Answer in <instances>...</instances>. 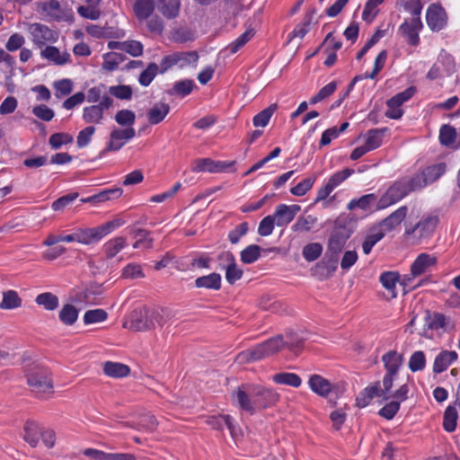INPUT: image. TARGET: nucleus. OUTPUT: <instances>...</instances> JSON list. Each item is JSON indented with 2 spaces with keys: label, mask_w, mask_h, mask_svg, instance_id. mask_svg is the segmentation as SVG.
Instances as JSON below:
<instances>
[{
  "label": "nucleus",
  "mask_w": 460,
  "mask_h": 460,
  "mask_svg": "<svg viewBox=\"0 0 460 460\" xmlns=\"http://www.w3.org/2000/svg\"><path fill=\"white\" fill-rule=\"evenodd\" d=\"M231 398L241 411L252 415L257 410H265L277 405L280 400V394L272 388L245 383L233 390Z\"/></svg>",
  "instance_id": "nucleus-1"
},
{
  "label": "nucleus",
  "mask_w": 460,
  "mask_h": 460,
  "mask_svg": "<svg viewBox=\"0 0 460 460\" xmlns=\"http://www.w3.org/2000/svg\"><path fill=\"white\" fill-rule=\"evenodd\" d=\"M23 372L30 390L36 394H53L54 382L51 372L36 361L24 360Z\"/></svg>",
  "instance_id": "nucleus-2"
},
{
  "label": "nucleus",
  "mask_w": 460,
  "mask_h": 460,
  "mask_svg": "<svg viewBox=\"0 0 460 460\" xmlns=\"http://www.w3.org/2000/svg\"><path fill=\"white\" fill-rule=\"evenodd\" d=\"M285 347L286 342L284 337L279 334L249 349L238 353L235 357V362L243 365L259 361L277 354Z\"/></svg>",
  "instance_id": "nucleus-3"
},
{
  "label": "nucleus",
  "mask_w": 460,
  "mask_h": 460,
  "mask_svg": "<svg viewBox=\"0 0 460 460\" xmlns=\"http://www.w3.org/2000/svg\"><path fill=\"white\" fill-rule=\"evenodd\" d=\"M159 314L156 310L149 311L146 307L136 308L129 314L128 321L123 323V327L133 332H146L155 327L154 320Z\"/></svg>",
  "instance_id": "nucleus-4"
},
{
  "label": "nucleus",
  "mask_w": 460,
  "mask_h": 460,
  "mask_svg": "<svg viewBox=\"0 0 460 460\" xmlns=\"http://www.w3.org/2000/svg\"><path fill=\"white\" fill-rule=\"evenodd\" d=\"M349 235V230L343 226H336L331 234L327 253L330 254V261L333 264V270L337 268L336 264L339 260V254L342 251Z\"/></svg>",
  "instance_id": "nucleus-5"
},
{
  "label": "nucleus",
  "mask_w": 460,
  "mask_h": 460,
  "mask_svg": "<svg viewBox=\"0 0 460 460\" xmlns=\"http://www.w3.org/2000/svg\"><path fill=\"white\" fill-rule=\"evenodd\" d=\"M411 191V188L403 179L395 181L377 202V208L383 209L399 201Z\"/></svg>",
  "instance_id": "nucleus-6"
},
{
  "label": "nucleus",
  "mask_w": 460,
  "mask_h": 460,
  "mask_svg": "<svg viewBox=\"0 0 460 460\" xmlns=\"http://www.w3.org/2000/svg\"><path fill=\"white\" fill-rule=\"evenodd\" d=\"M136 136L135 128H124L114 127L110 133V139L104 152L119 150L128 141Z\"/></svg>",
  "instance_id": "nucleus-7"
},
{
  "label": "nucleus",
  "mask_w": 460,
  "mask_h": 460,
  "mask_svg": "<svg viewBox=\"0 0 460 460\" xmlns=\"http://www.w3.org/2000/svg\"><path fill=\"white\" fill-rule=\"evenodd\" d=\"M199 54L197 51L175 52L164 58L162 61L163 72L172 67L179 66L184 67L195 65L198 62Z\"/></svg>",
  "instance_id": "nucleus-8"
},
{
  "label": "nucleus",
  "mask_w": 460,
  "mask_h": 460,
  "mask_svg": "<svg viewBox=\"0 0 460 460\" xmlns=\"http://www.w3.org/2000/svg\"><path fill=\"white\" fill-rule=\"evenodd\" d=\"M31 40L39 48H41L48 42H56L58 34L48 26L41 23H31L28 27Z\"/></svg>",
  "instance_id": "nucleus-9"
},
{
  "label": "nucleus",
  "mask_w": 460,
  "mask_h": 460,
  "mask_svg": "<svg viewBox=\"0 0 460 460\" xmlns=\"http://www.w3.org/2000/svg\"><path fill=\"white\" fill-rule=\"evenodd\" d=\"M308 385L315 394L323 398L328 397L333 392L338 394L340 391L337 384H332L327 378L317 374L309 377Z\"/></svg>",
  "instance_id": "nucleus-10"
},
{
  "label": "nucleus",
  "mask_w": 460,
  "mask_h": 460,
  "mask_svg": "<svg viewBox=\"0 0 460 460\" xmlns=\"http://www.w3.org/2000/svg\"><path fill=\"white\" fill-rule=\"evenodd\" d=\"M437 262V258L435 256L429 255L428 253L420 254L416 260L413 261L411 267V275L405 276L402 284L406 286V281H410L411 279L420 276L425 273L426 270L435 265Z\"/></svg>",
  "instance_id": "nucleus-11"
},
{
  "label": "nucleus",
  "mask_w": 460,
  "mask_h": 460,
  "mask_svg": "<svg viewBox=\"0 0 460 460\" xmlns=\"http://www.w3.org/2000/svg\"><path fill=\"white\" fill-rule=\"evenodd\" d=\"M447 13L440 4H432L426 13L428 26L434 31H440L447 23Z\"/></svg>",
  "instance_id": "nucleus-12"
},
{
  "label": "nucleus",
  "mask_w": 460,
  "mask_h": 460,
  "mask_svg": "<svg viewBox=\"0 0 460 460\" xmlns=\"http://www.w3.org/2000/svg\"><path fill=\"white\" fill-rule=\"evenodd\" d=\"M206 422L216 430H222L224 426H226L231 437L234 440H238L239 438L243 437L242 430L234 425L233 419L230 415L212 416L209 417Z\"/></svg>",
  "instance_id": "nucleus-13"
},
{
  "label": "nucleus",
  "mask_w": 460,
  "mask_h": 460,
  "mask_svg": "<svg viewBox=\"0 0 460 460\" xmlns=\"http://www.w3.org/2000/svg\"><path fill=\"white\" fill-rule=\"evenodd\" d=\"M438 222L437 217H427L417 223L413 227L406 229L405 234L413 235L418 240L429 236L436 228Z\"/></svg>",
  "instance_id": "nucleus-14"
},
{
  "label": "nucleus",
  "mask_w": 460,
  "mask_h": 460,
  "mask_svg": "<svg viewBox=\"0 0 460 460\" xmlns=\"http://www.w3.org/2000/svg\"><path fill=\"white\" fill-rule=\"evenodd\" d=\"M300 209L301 208L298 205L288 206L286 204H281L277 207L272 217L278 226H285L295 218Z\"/></svg>",
  "instance_id": "nucleus-15"
},
{
  "label": "nucleus",
  "mask_w": 460,
  "mask_h": 460,
  "mask_svg": "<svg viewBox=\"0 0 460 460\" xmlns=\"http://www.w3.org/2000/svg\"><path fill=\"white\" fill-rule=\"evenodd\" d=\"M102 372L110 378L121 379L128 376L131 369L124 363L108 360L102 364Z\"/></svg>",
  "instance_id": "nucleus-16"
},
{
  "label": "nucleus",
  "mask_w": 460,
  "mask_h": 460,
  "mask_svg": "<svg viewBox=\"0 0 460 460\" xmlns=\"http://www.w3.org/2000/svg\"><path fill=\"white\" fill-rule=\"evenodd\" d=\"M408 208L402 206L383 219L379 224V229L384 231L385 234L396 228L406 217Z\"/></svg>",
  "instance_id": "nucleus-17"
},
{
  "label": "nucleus",
  "mask_w": 460,
  "mask_h": 460,
  "mask_svg": "<svg viewBox=\"0 0 460 460\" xmlns=\"http://www.w3.org/2000/svg\"><path fill=\"white\" fill-rule=\"evenodd\" d=\"M425 322L426 325L430 330L443 329L444 331H447L453 329L455 325L449 317L439 313L430 314L429 312H427Z\"/></svg>",
  "instance_id": "nucleus-18"
},
{
  "label": "nucleus",
  "mask_w": 460,
  "mask_h": 460,
  "mask_svg": "<svg viewBox=\"0 0 460 460\" xmlns=\"http://www.w3.org/2000/svg\"><path fill=\"white\" fill-rule=\"evenodd\" d=\"M382 361L387 374L397 375L403 362V355L398 353L396 350H390L383 355Z\"/></svg>",
  "instance_id": "nucleus-19"
},
{
  "label": "nucleus",
  "mask_w": 460,
  "mask_h": 460,
  "mask_svg": "<svg viewBox=\"0 0 460 460\" xmlns=\"http://www.w3.org/2000/svg\"><path fill=\"white\" fill-rule=\"evenodd\" d=\"M42 427L34 420H27L23 427V439L32 447H36L39 444Z\"/></svg>",
  "instance_id": "nucleus-20"
},
{
  "label": "nucleus",
  "mask_w": 460,
  "mask_h": 460,
  "mask_svg": "<svg viewBox=\"0 0 460 460\" xmlns=\"http://www.w3.org/2000/svg\"><path fill=\"white\" fill-rule=\"evenodd\" d=\"M457 359V353L454 350H443L436 358L433 363V372L439 374L444 372L454 361Z\"/></svg>",
  "instance_id": "nucleus-21"
},
{
  "label": "nucleus",
  "mask_w": 460,
  "mask_h": 460,
  "mask_svg": "<svg viewBox=\"0 0 460 460\" xmlns=\"http://www.w3.org/2000/svg\"><path fill=\"white\" fill-rule=\"evenodd\" d=\"M220 257L228 262L226 270V279L229 284H234L242 278L243 270L237 267L235 259L230 252L222 253Z\"/></svg>",
  "instance_id": "nucleus-22"
},
{
  "label": "nucleus",
  "mask_w": 460,
  "mask_h": 460,
  "mask_svg": "<svg viewBox=\"0 0 460 460\" xmlns=\"http://www.w3.org/2000/svg\"><path fill=\"white\" fill-rule=\"evenodd\" d=\"M221 275L216 272L208 275L199 277L195 279V287L197 288H206L212 290H219L221 288Z\"/></svg>",
  "instance_id": "nucleus-23"
},
{
  "label": "nucleus",
  "mask_w": 460,
  "mask_h": 460,
  "mask_svg": "<svg viewBox=\"0 0 460 460\" xmlns=\"http://www.w3.org/2000/svg\"><path fill=\"white\" fill-rule=\"evenodd\" d=\"M400 275L396 271H385L380 276V282L382 286L389 293L387 299L395 298L396 294V284L399 282Z\"/></svg>",
  "instance_id": "nucleus-24"
},
{
  "label": "nucleus",
  "mask_w": 460,
  "mask_h": 460,
  "mask_svg": "<svg viewBox=\"0 0 460 460\" xmlns=\"http://www.w3.org/2000/svg\"><path fill=\"white\" fill-rule=\"evenodd\" d=\"M155 10V0H137L133 11L139 21L147 20Z\"/></svg>",
  "instance_id": "nucleus-25"
},
{
  "label": "nucleus",
  "mask_w": 460,
  "mask_h": 460,
  "mask_svg": "<svg viewBox=\"0 0 460 460\" xmlns=\"http://www.w3.org/2000/svg\"><path fill=\"white\" fill-rule=\"evenodd\" d=\"M170 111V106L164 102L155 103L147 112L150 124L155 125L162 122Z\"/></svg>",
  "instance_id": "nucleus-26"
},
{
  "label": "nucleus",
  "mask_w": 460,
  "mask_h": 460,
  "mask_svg": "<svg viewBox=\"0 0 460 460\" xmlns=\"http://www.w3.org/2000/svg\"><path fill=\"white\" fill-rule=\"evenodd\" d=\"M40 55L42 58L55 63L58 66L67 63L70 57L68 53H60L58 49L53 46L46 47L41 50Z\"/></svg>",
  "instance_id": "nucleus-27"
},
{
  "label": "nucleus",
  "mask_w": 460,
  "mask_h": 460,
  "mask_svg": "<svg viewBox=\"0 0 460 460\" xmlns=\"http://www.w3.org/2000/svg\"><path fill=\"white\" fill-rule=\"evenodd\" d=\"M2 301L0 302V309L13 310L22 306V300L15 290L4 291Z\"/></svg>",
  "instance_id": "nucleus-28"
},
{
  "label": "nucleus",
  "mask_w": 460,
  "mask_h": 460,
  "mask_svg": "<svg viewBox=\"0 0 460 460\" xmlns=\"http://www.w3.org/2000/svg\"><path fill=\"white\" fill-rule=\"evenodd\" d=\"M35 303L47 311H54L59 305V299L51 292H44L36 296Z\"/></svg>",
  "instance_id": "nucleus-29"
},
{
  "label": "nucleus",
  "mask_w": 460,
  "mask_h": 460,
  "mask_svg": "<svg viewBox=\"0 0 460 460\" xmlns=\"http://www.w3.org/2000/svg\"><path fill=\"white\" fill-rule=\"evenodd\" d=\"M159 10L167 19H173L179 14L180 0H158Z\"/></svg>",
  "instance_id": "nucleus-30"
},
{
  "label": "nucleus",
  "mask_w": 460,
  "mask_h": 460,
  "mask_svg": "<svg viewBox=\"0 0 460 460\" xmlns=\"http://www.w3.org/2000/svg\"><path fill=\"white\" fill-rule=\"evenodd\" d=\"M194 82L190 79H185L176 82L171 89L166 91L167 94L173 96L184 97L191 93L194 88Z\"/></svg>",
  "instance_id": "nucleus-31"
},
{
  "label": "nucleus",
  "mask_w": 460,
  "mask_h": 460,
  "mask_svg": "<svg viewBox=\"0 0 460 460\" xmlns=\"http://www.w3.org/2000/svg\"><path fill=\"white\" fill-rule=\"evenodd\" d=\"M78 310L71 304H66L62 306L58 313L59 320L65 325H73L78 318Z\"/></svg>",
  "instance_id": "nucleus-32"
},
{
  "label": "nucleus",
  "mask_w": 460,
  "mask_h": 460,
  "mask_svg": "<svg viewBox=\"0 0 460 460\" xmlns=\"http://www.w3.org/2000/svg\"><path fill=\"white\" fill-rule=\"evenodd\" d=\"M386 130L387 128H374L367 131L365 146L368 151L375 150L381 146L382 137Z\"/></svg>",
  "instance_id": "nucleus-33"
},
{
  "label": "nucleus",
  "mask_w": 460,
  "mask_h": 460,
  "mask_svg": "<svg viewBox=\"0 0 460 460\" xmlns=\"http://www.w3.org/2000/svg\"><path fill=\"white\" fill-rule=\"evenodd\" d=\"M394 376L395 375H390L386 373L383 378L382 386L379 381H376L373 384V386H376L378 389V391H376L378 397L383 398L384 401H387L389 398H391V389L394 385Z\"/></svg>",
  "instance_id": "nucleus-34"
},
{
  "label": "nucleus",
  "mask_w": 460,
  "mask_h": 460,
  "mask_svg": "<svg viewBox=\"0 0 460 460\" xmlns=\"http://www.w3.org/2000/svg\"><path fill=\"white\" fill-rule=\"evenodd\" d=\"M126 238L123 236H119L108 241L104 244L106 257L108 259L115 257L126 246Z\"/></svg>",
  "instance_id": "nucleus-35"
},
{
  "label": "nucleus",
  "mask_w": 460,
  "mask_h": 460,
  "mask_svg": "<svg viewBox=\"0 0 460 460\" xmlns=\"http://www.w3.org/2000/svg\"><path fill=\"white\" fill-rule=\"evenodd\" d=\"M272 380L276 384L287 385L292 387H299L302 384L301 378L295 373H278L272 376Z\"/></svg>",
  "instance_id": "nucleus-36"
},
{
  "label": "nucleus",
  "mask_w": 460,
  "mask_h": 460,
  "mask_svg": "<svg viewBox=\"0 0 460 460\" xmlns=\"http://www.w3.org/2000/svg\"><path fill=\"white\" fill-rule=\"evenodd\" d=\"M132 235L137 240L133 244L134 249L144 246L146 249H151L153 246V239L149 236L150 233L143 228H137L132 230Z\"/></svg>",
  "instance_id": "nucleus-37"
},
{
  "label": "nucleus",
  "mask_w": 460,
  "mask_h": 460,
  "mask_svg": "<svg viewBox=\"0 0 460 460\" xmlns=\"http://www.w3.org/2000/svg\"><path fill=\"white\" fill-rule=\"evenodd\" d=\"M456 130L450 125H443L439 131V140L443 146L456 147Z\"/></svg>",
  "instance_id": "nucleus-38"
},
{
  "label": "nucleus",
  "mask_w": 460,
  "mask_h": 460,
  "mask_svg": "<svg viewBox=\"0 0 460 460\" xmlns=\"http://www.w3.org/2000/svg\"><path fill=\"white\" fill-rule=\"evenodd\" d=\"M278 110V104L272 103L268 108L262 110L256 114L252 119V123L255 127H266L273 115Z\"/></svg>",
  "instance_id": "nucleus-39"
},
{
  "label": "nucleus",
  "mask_w": 460,
  "mask_h": 460,
  "mask_svg": "<svg viewBox=\"0 0 460 460\" xmlns=\"http://www.w3.org/2000/svg\"><path fill=\"white\" fill-rule=\"evenodd\" d=\"M114 119L124 128H134L136 115L130 110H120L116 113Z\"/></svg>",
  "instance_id": "nucleus-40"
},
{
  "label": "nucleus",
  "mask_w": 460,
  "mask_h": 460,
  "mask_svg": "<svg viewBox=\"0 0 460 460\" xmlns=\"http://www.w3.org/2000/svg\"><path fill=\"white\" fill-rule=\"evenodd\" d=\"M83 119L86 123L100 124L103 119V111L97 105L85 107L83 110Z\"/></svg>",
  "instance_id": "nucleus-41"
},
{
  "label": "nucleus",
  "mask_w": 460,
  "mask_h": 460,
  "mask_svg": "<svg viewBox=\"0 0 460 460\" xmlns=\"http://www.w3.org/2000/svg\"><path fill=\"white\" fill-rule=\"evenodd\" d=\"M378 389L376 386H373V385L366 387L356 399V405L358 408H364L367 406L374 397H378L377 392Z\"/></svg>",
  "instance_id": "nucleus-42"
},
{
  "label": "nucleus",
  "mask_w": 460,
  "mask_h": 460,
  "mask_svg": "<svg viewBox=\"0 0 460 460\" xmlns=\"http://www.w3.org/2000/svg\"><path fill=\"white\" fill-rule=\"evenodd\" d=\"M122 190L119 188L110 189L100 192L97 195L92 196L88 199H82V202H103L112 198H119L122 194Z\"/></svg>",
  "instance_id": "nucleus-43"
},
{
  "label": "nucleus",
  "mask_w": 460,
  "mask_h": 460,
  "mask_svg": "<svg viewBox=\"0 0 460 460\" xmlns=\"http://www.w3.org/2000/svg\"><path fill=\"white\" fill-rule=\"evenodd\" d=\"M108 318V314L103 309H92L85 312L84 314V323L93 324L106 321Z\"/></svg>",
  "instance_id": "nucleus-44"
},
{
  "label": "nucleus",
  "mask_w": 460,
  "mask_h": 460,
  "mask_svg": "<svg viewBox=\"0 0 460 460\" xmlns=\"http://www.w3.org/2000/svg\"><path fill=\"white\" fill-rule=\"evenodd\" d=\"M385 236L384 231L378 229H372V232L366 237L362 244V249L365 254H368L373 246Z\"/></svg>",
  "instance_id": "nucleus-45"
},
{
  "label": "nucleus",
  "mask_w": 460,
  "mask_h": 460,
  "mask_svg": "<svg viewBox=\"0 0 460 460\" xmlns=\"http://www.w3.org/2000/svg\"><path fill=\"white\" fill-rule=\"evenodd\" d=\"M76 242L83 244H90L93 242L99 241L95 228L77 229L75 231Z\"/></svg>",
  "instance_id": "nucleus-46"
},
{
  "label": "nucleus",
  "mask_w": 460,
  "mask_h": 460,
  "mask_svg": "<svg viewBox=\"0 0 460 460\" xmlns=\"http://www.w3.org/2000/svg\"><path fill=\"white\" fill-rule=\"evenodd\" d=\"M260 255L261 247L256 244H252L241 252V261L245 264H251L257 261Z\"/></svg>",
  "instance_id": "nucleus-47"
},
{
  "label": "nucleus",
  "mask_w": 460,
  "mask_h": 460,
  "mask_svg": "<svg viewBox=\"0 0 460 460\" xmlns=\"http://www.w3.org/2000/svg\"><path fill=\"white\" fill-rule=\"evenodd\" d=\"M409 368L411 372L424 369L426 366V356L423 351L418 350L412 353L409 359Z\"/></svg>",
  "instance_id": "nucleus-48"
},
{
  "label": "nucleus",
  "mask_w": 460,
  "mask_h": 460,
  "mask_svg": "<svg viewBox=\"0 0 460 460\" xmlns=\"http://www.w3.org/2000/svg\"><path fill=\"white\" fill-rule=\"evenodd\" d=\"M316 223V218L311 215L307 217H299L292 226L294 232H308Z\"/></svg>",
  "instance_id": "nucleus-49"
},
{
  "label": "nucleus",
  "mask_w": 460,
  "mask_h": 460,
  "mask_svg": "<svg viewBox=\"0 0 460 460\" xmlns=\"http://www.w3.org/2000/svg\"><path fill=\"white\" fill-rule=\"evenodd\" d=\"M376 199V197L375 194H367L362 197H360L358 199H352L349 205L348 208L352 210L357 208L367 210L369 208L370 205L375 202Z\"/></svg>",
  "instance_id": "nucleus-50"
},
{
  "label": "nucleus",
  "mask_w": 460,
  "mask_h": 460,
  "mask_svg": "<svg viewBox=\"0 0 460 460\" xmlns=\"http://www.w3.org/2000/svg\"><path fill=\"white\" fill-rule=\"evenodd\" d=\"M159 71V66L155 63H150L147 67L140 74L138 82L143 86L151 84L155 76Z\"/></svg>",
  "instance_id": "nucleus-51"
},
{
  "label": "nucleus",
  "mask_w": 460,
  "mask_h": 460,
  "mask_svg": "<svg viewBox=\"0 0 460 460\" xmlns=\"http://www.w3.org/2000/svg\"><path fill=\"white\" fill-rule=\"evenodd\" d=\"M323 246L318 243L306 244L303 249V256L307 261H314L320 257Z\"/></svg>",
  "instance_id": "nucleus-52"
},
{
  "label": "nucleus",
  "mask_w": 460,
  "mask_h": 460,
  "mask_svg": "<svg viewBox=\"0 0 460 460\" xmlns=\"http://www.w3.org/2000/svg\"><path fill=\"white\" fill-rule=\"evenodd\" d=\"M457 412L455 407L448 406L444 413V429L447 431L452 432L456 427Z\"/></svg>",
  "instance_id": "nucleus-53"
},
{
  "label": "nucleus",
  "mask_w": 460,
  "mask_h": 460,
  "mask_svg": "<svg viewBox=\"0 0 460 460\" xmlns=\"http://www.w3.org/2000/svg\"><path fill=\"white\" fill-rule=\"evenodd\" d=\"M384 1L385 0H367L362 13L363 19L367 22H372L378 13L376 7Z\"/></svg>",
  "instance_id": "nucleus-54"
},
{
  "label": "nucleus",
  "mask_w": 460,
  "mask_h": 460,
  "mask_svg": "<svg viewBox=\"0 0 460 460\" xmlns=\"http://www.w3.org/2000/svg\"><path fill=\"white\" fill-rule=\"evenodd\" d=\"M445 172L446 164L444 163H440L438 164L428 167L425 171H423V173L429 183L438 180Z\"/></svg>",
  "instance_id": "nucleus-55"
},
{
  "label": "nucleus",
  "mask_w": 460,
  "mask_h": 460,
  "mask_svg": "<svg viewBox=\"0 0 460 460\" xmlns=\"http://www.w3.org/2000/svg\"><path fill=\"white\" fill-rule=\"evenodd\" d=\"M41 8L54 20L60 19V4L58 0H47L41 3Z\"/></svg>",
  "instance_id": "nucleus-56"
},
{
  "label": "nucleus",
  "mask_w": 460,
  "mask_h": 460,
  "mask_svg": "<svg viewBox=\"0 0 460 460\" xmlns=\"http://www.w3.org/2000/svg\"><path fill=\"white\" fill-rule=\"evenodd\" d=\"M258 305L261 310L270 313H276L280 308V304L269 295L262 296L259 300Z\"/></svg>",
  "instance_id": "nucleus-57"
},
{
  "label": "nucleus",
  "mask_w": 460,
  "mask_h": 460,
  "mask_svg": "<svg viewBox=\"0 0 460 460\" xmlns=\"http://www.w3.org/2000/svg\"><path fill=\"white\" fill-rule=\"evenodd\" d=\"M192 171L195 172H214L215 169V161L209 158L198 159L194 161L192 164Z\"/></svg>",
  "instance_id": "nucleus-58"
},
{
  "label": "nucleus",
  "mask_w": 460,
  "mask_h": 460,
  "mask_svg": "<svg viewBox=\"0 0 460 460\" xmlns=\"http://www.w3.org/2000/svg\"><path fill=\"white\" fill-rule=\"evenodd\" d=\"M109 93L120 100H129L132 96V89L129 85L111 86Z\"/></svg>",
  "instance_id": "nucleus-59"
},
{
  "label": "nucleus",
  "mask_w": 460,
  "mask_h": 460,
  "mask_svg": "<svg viewBox=\"0 0 460 460\" xmlns=\"http://www.w3.org/2000/svg\"><path fill=\"white\" fill-rule=\"evenodd\" d=\"M415 93L416 88L414 86H411L404 90L403 92H401L394 95V97H392L390 99V103L401 107L405 102L410 100L414 95Z\"/></svg>",
  "instance_id": "nucleus-60"
},
{
  "label": "nucleus",
  "mask_w": 460,
  "mask_h": 460,
  "mask_svg": "<svg viewBox=\"0 0 460 460\" xmlns=\"http://www.w3.org/2000/svg\"><path fill=\"white\" fill-rule=\"evenodd\" d=\"M400 409L399 401H392L386 403L378 411V414L386 420H392Z\"/></svg>",
  "instance_id": "nucleus-61"
},
{
  "label": "nucleus",
  "mask_w": 460,
  "mask_h": 460,
  "mask_svg": "<svg viewBox=\"0 0 460 460\" xmlns=\"http://www.w3.org/2000/svg\"><path fill=\"white\" fill-rule=\"evenodd\" d=\"M253 35L254 32L252 30L246 31L244 33H243L231 45H229L231 53H236L253 37Z\"/></svg>",
  "instance_id": "nucleus-62"
},
{
  "label": "nucleus",
  "mask_w": 460,
  "mask_h": 460,
  "mask_svg": "<svg viewBox=\"0 0 460 460\" xmlns=\"http://www.w3.org/2000/svg\"><path fill=\"white\" fill-rule=\"evenodd\" d=\"M314 181L315 177L306 178L301 182H299L297 185L293 187L290 190V192L295 196H303L313 187Z\"/></svg>",
  "instance_id": "nucleus-63"
},
{
  "label": "nucleus",
  "mask_w": 460,
  "mask_h": 460,
  "mask_svg": "<svg viewBox=\"0 0 460 460\" xmlns=\"http://www.w3.org/2000/svg\"><path fill=\"white\" fill-rule=\"evenodd\" d=\"M123 60L122 55L119 53L107 54L102 64V68L108 71L115 70Z\"/></svg>",
  "instance_id": "nucleus-64"
}]
</instances>
